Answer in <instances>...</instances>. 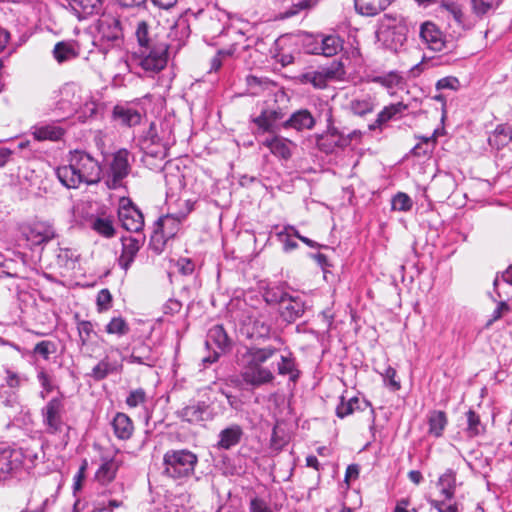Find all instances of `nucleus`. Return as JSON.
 Instances as JSON below:
<instances>
[{
	"mask_svg": "<svg viewBox=\"0 0 512 512\" xmlns=\"http://www.w3.org/2000/svg\"><path fill=\"white\" fill-rule=\"evenodd\" d=\"M130 152L125 149H119L112 155L109 163L105 183L109 189H118L122 186L123 180L131 171L129 162Z\"/></svg>",
	"mask_w": 512,
	"mask_h": 512,
	"instance_id": "nucleus-8",
	"label": "nucleus"
},
{
	"mask_svg": "<svg viewBox=\"0 0 512 512\" xmlns=\"http://www.w3.org/2000/svg\"><path fill=\"white\" fill-rule=\"evenodd\" d=\"M242 330L249 338H265L270 334L271 325L262 315H250L243 322Z\"/></svg>",
	"mask_w": 512,
	"mask_h": 512,
	"instance_id": "nucleus-16",
	"label": "nucleus"
},
{
	"mask_svg": "<svg viewBox=\"0 0 512 512\" xmlns=\"http://www.w3.org/2000/svg\"><path fill=\"white\" fill-rule=\"evenodd\" d=\"M106 332L108 334H116L118 336H123L129 332V326L124 318L114 317L106 325Z\"/></svg>",
	"mask_w": 512,
	"mask_h": 512,
	"instance_id": "nucleus-49",
	"label": "nucleus"
},
{
	"mask_svg": "<svg viewBox=\"0 0 512 512\" xmlns=\"http://www.w3.org/2000/svg\"><path fill=\"white\" fill-rule=\"evenodd\" d=\"M484 430L480 417L473 410H469L467 412V433L469 437H476L482 434Z\"/></svg>",
	"mask_w": 512,
	"mask_h": 512,
	"instance_id": "nucleus-47",
	"label": "nucleus"
},
{
	"mask_svg": "<svg viewBox=\"0 0 512 512\" xmlns=\"http://www.w3.org/2000/svg\"><path fill=\"white\" fill-rule=\"evenodd\" d=\"M146 143L147 142L142 144L141 149L144 152L143 161L145 163L150 164V158L163 160L167 157L170 144H153L151 147H149Z\"/></svg>",
	"mask_w": 512,
	"mask_h": 512,
	"instance_id": "nucleus-38",
	"label": "nucleus"
},
{
	"mask_svg": "<svg viewBox=\"0 0 512 512\" xmlns=\"http://www.w3.org/2000/svg\"><path fill=\"white\" fill-rule=\"evenodd\" d=\"M135 36L139 44V48H145L146 46L154 45V43H164L156 38H152L150 35L148 24L145 21H140L137 24Z\"/></svg>",
	"mask_w": 512,
	"mask_h": 512,
	"instance_id": "nucleus-40",
	"label": "nucleus"
},
{
	"mask_svg": "<svg viewBox=\"0 0 512 512\" xmlns=\"http://www.w3.org/2000/svg\"><path fill=\"white\" fill-rule=\"evenodd\" d=\"M407 109V105L403 102L394 103L384 107L377 115L374 123L369 125L370 130L381 127L386 122L397 118Z\"/></svg>",
	"mask_w": 512,
	"mask_h": 512,
	"instance_id": "nucleus-27",
	"label": "nucleus"
},
{
	"mask_svg": "<svg viewBox=\"0 0 512 512\" xmlns=\"http://www.w3.org/2000/svg\"><path fill=\"white\" fill-rule=\"evenodd\" d=\"M232 341L222 325H215L211 327L207 333L206 346L208 348L214 346L216 349L213 353L203 358L204 364H212L216 362L221 353L228 351L231 348Z\"/></svg>",
	"mask_w": 512,
	"mask_h": 512,
	"instance_id": "nucleus-11",
	"label": "nucleus"
},
{
	"mask_svg": "<svg viewBox=\"0 0 512 512\" xmlns=\"http://www.w3.org/2000/svg\"><path fill=\"white\" fill-rule=\"evenodd\" d=\"M37 379L43 388V391L40 392V396L44 399L48 393H51L54 390L52 379L43 369L38 372Z\"/></svg>",
	"mask_w": 512,
	"mask_h": 512,
	"instance_id": "nucleus-57",
	"label": "nucleus"
},
{
	"mask_svg": "<svg viewBox=\"0 0 512 512\" xmlns=\"http://www.w3.org/2000/svg\"><path fill=\"white\" fill-rule=\"evenodd\" d=\"M402 80V77L397 72H389L386 75L374 77L372 81L384 87L393 88L398 86Z\"/></svg>",
	"mask_w": 512,
	"mask_h": 512,
	"instance_id": "nucleus-52",
	"label": "nucleus"
},
{
	"mask_svg": "<svg viewBox=\"0 0 512 512\" xmlns=\"http://www.w3.org/2000/svg\"><path fill=\"white\" fill-rule=\"evenodd\" d=\"M262 145L267 147L274 156L284 160L292 156V150L295 147L294 142L279 135L266 138Z\"/></svg>",
	"mask_w": 512,
	"mask_h": 512,
	"instance_id": "nucleus-19",
	"label": "nucleus"
},
{
	"mask_svg": "<svg viewBox=\"0 0 512 512\" xmlns=\"http://www.w3.org/2000/svg\"><path fill=\"white\" fill-rule=\"evenodd\" d=\"M112 295L108 289H102L97 295V306L100 311L108 310L111 306Z\"/></svg>",
	"mask_w": 512,
	"mask_h": 512,
	"instance_id": "nucleus-62",
	"label": "nucleus"
},
{
	"mask_svg": "<svg viewBox=\"0 0 512 512\" xmlns=\"http://www.w3.org/2000/svg\"><path fill=\"white\" fill-rule=\"evenodd\" d=\"M283 117L284 114L280 108H266L258 116L253 117L251 121L257 127L256 134L276 133L283 128L281 123Z\"/></svg>",
	"mask_w": 512,
	"mask_h": 512,
	"instance_id": "nucleus-12",
	"label": "nucleus"
},
{
	"mask_svg": "<svg viewBox=\"0 0 512 512\" xmlns=\"http://www.w3.org/2000/svg\"><path fill=\"white\" fill-rule=\"evenodd\" d=\"M101 106V103L91 95L90 92L83 91L75 85H65L61 89V99L57 103V108L64 112H78L81 118H91L95 116Z\"/></svg>",
	"mask_w": 512,
	"mask_h": 512,
	"instance_id": "nucleus-3",
	"label": "nucleus"
},
{
	"mask_svg": "<svg viewBox=\"0 0 512 512\" xmlns=\"http://www.w3.org/2000/svg\"><path fill=\"white\" fill-rule=\"evenodd\" d=\"M500 0H471V7L474 14L482 17L490 10L498 7Z\"/></svg>",
	"mask_w": 512,
	"mask_h": 512,
	"instance_id": "nucleus-48",
	"label": "nucleus"
},
{
	"mask_svg": "<svg viewBox=\"0 0 512 512\" xmlns=\"http://www.w3.org/2000/svg\"><path fill=\"white\" fill-rule=\"evenodd\" d=\"M112 428L115 436L120 440H128L134 432V425L128 415L122 412L116 413L112 420Z\"/></svg>",
	"mask_w": 512,
	"mask_h": 512,
	"instance_id": "nucleus-25",
	"label": "nucleus"
},
{
	"mask_svg": "<svg viewBox=\"0 0 512 512\" xmlns=\"http://www.w3.org/2000/svg\"><path fill=\"white\" fill-rule=\"evenodd\" d=\"M315 124L316 119L308 109H299L282 122V127L303 131L313 129Z\"/></svg>",
	"mask_w": 512,
	"mask_h": 512,
	"instance_id": "nucleus-18",
	"label": "nucleus"
},
{
	"mask_svg": "<svg viewBox=\"0 0 512 512\" xmlns=\"http://www.w3.org/2000/svg\"><path fill=\"white\" fill-rule=\"evenodd\" d=\"M321 71L327 83L332 80H340L345 74L344 66L339 61H333L330 65L322 67Z\"/></svg>",
	"mask_w": 512,
	"mask_h": 512,
	"instance_id": "nucleus-44",
	"label": "nucleus"
},
{
	"mask_svg": "<svg viewBox=\"0 0 512 512\" xmlns=\"http://www.w3.org/2000/svg\"><path fill=\"white\" fill-rule=\"evenodd\" d=\"M393 0H354L356 11L364 16H375L385 10Z\"/></svg>",
	"mask_w": 512,
	"mask_h": 512,
	"instance_id": "nucleus-28",
	"label": "nucleus"
},
{
	"mask_svg": "<svg viewBox=\"0 0 512 512\" xmlns=\"http://www.w3.org/2000/svg\"><path fill=\"white\" fill-rule=\"evenodd\" d=\"M301 82L304 84H311L314 88L323 89L327 86L324 75L320 70L309 71L301 75Z\"/></svg>",
	"mask_w": 512,
	"mask_h": 512,
	"instance_id": "nucleus-46",
	"label": "nucleus"
},
{
	"mask_svg": "<svg viewBox=\"0 0 512 512\" xmlns=\"http://www.w3.org/2000/svg\"><path fill=\"white\" fill-rule=\"evenodd\" d=\"M80 54V46L76 41H59L55 44L52 55L58 64L76 59Z\"/></svg>",
	"mask_w": 512,
	"mask_h": 512,
	"instance_id": "nucleus-20",
	"label": "nucleus"
},
{
	"mask_svg": "<svg viewBox=\"0 0 512 512\" xmlns=\"http://www.w3.org/2000/svg\"><path fill=\"white\" fill-rule=\"evenodd\" d=\"M56 175L65 187L78 188L82 183H98L102 167L89 153L76 150L71 153L68 165L57 168Z\"/></svg>",
	"mask_w": 512,
	"mask_h": 512,
	"instance_id": "nucleus-2",
	"label": "nucleus"
},
{
	"mask_svg": "<svg viewBox=\"0 0 512 512\" xmlns=\"http://www.w3.org/2000/svg\"><path fill=\"white\" fill-rule=\"evenodd\" d=\"M277 372L281 376H288L291 382H297L300 377V371L291 353L280 355V360L277 363Z\"/></svg>",
	"mask_w": 512,
	"mask_h": 512,
	"instance_id": "nucleus-29",
	"label": "nucleus"
},
{
	"mask_svg": "<svg viewBox=\"0 0 512 512\" xmlns=\"http://www.w3.org/2000/svg\"><path fill=\"white\" fill-rule=\"evenodd\" d=\"M102 463L95 473V478L102 484L111 482L119 469L120 461L115 457H102Z\"/></svg>",
	"mask_w": 512,
	"mask_h": 512,
	"instance_id": "nucleus-26",
	"label": "nucleus"
},
{
	"mask_svg": "<svg viewBox=\"0 0 512 512\" xmlns=\"http://www.w3.org/2000/svg\"><path fill=\"white\" fill-rule=\"evenodd\" d=\"M90 227L97 234L105 238H112L116 233L114 221L109 216H96L91 218Z\"/></svg>",
	"mask_w": 512,
	"mask_h": 512,
	"instance_id": "nucleus-31",
	"label": "nucleus"
},
{
	"mask_svg": "<svg viewBox=\"0 0 512 512\" xmlns=\"http://www.w3.org/2000/svg\"><path fill=\"white\" fill-rule=\"evenodd\" d=\"M446 501L447 500L445 498H444V500L431 499L429 501V504L437 512H447L450 509H458V504L457 503L448 504Z\"/></svg>",
	"mask_w": 512,
	"mask_h": 512,
	"instance_id": "nucleus-64",
	"label": "nucleus"
},
{
	"mask_svg": "<svg viewBox=\"0 0 512 512\" xmlns=\"http://www.w3.org/2000/svg\"><path fill=\"white\" fill-rule=\"evenodd\" d=\"M67 6L78 19L98 14L102 9L103 0H65Z\"/></svg>",
	"mask_w": 512,
	"mask_h": 512,
	"instance_id": "nucleus-21",
	"label": "nucleus"
},
{
	"mask_svg": "<svg viewBox=\"0 0 512 512\" xmlns=\"http://www.w3.org/2000/svg\"><path fill=\"white\" fill-rule=\"evenodd\" d=\"M146 401V393L143 389L139 388L130 392L126 399V404L130 408H135Z\"/></svg>",
	"mask_w": 512,
	"mask_h": 512,
	"instance_id": "nucleus-60",
	"label": "nucleus"
},
{
	"mask_svg": "<svg viewBox=\"0 0 512 512\" xmlns=\"http://www.w3.org/2000/svg\"><path fill=\"white\" fill-rule=\"evenodd\" d=\"M305 310L306 305L303 299L298 295H291L290 293L279 307L280 316L287 323H294L297 319L301 318Z\"/></svg>",
	"mask_w": 512,
	"mask_h": 512,
	"instance_id": "nucleus-14",
	"label": "nucleus"
},
{
	"mask_svg": "<svg viewBox=\"0 0 512 512\" xmlns=\"http://www.w3.org/2000/svg\"><path fill=\"white\" fill-rule=\"evenodd\" d=\"M288 294L289 293L286 290H284L282 287L275 286V287H270V288L266 289V291L263 294V297L267 304H270V305L277 304L280 306L282 304V301H284V299H286Z\"/></svg>",
	"mask_w": 512,
	"mask_h": 512,
	"instance_id": "nucleus-42",
	"label": "nucleus"
},
{
	"mask_svg": "<svg viewBox=\"0 0 512 512\" xmlns=\"http://www.w3.org/2000/svg\"><path fill=\"white\" fill-rule=\"evenodd\" d=\"M248 510L249 512H274V508L270 501L259 495L250 496Z\"/></svg>",
	"mask_w": 512,
	"mask_h": 512,
	"instance_id": "nucleus-45",
	"label": "nucleus"
},
{
	"mask_svg": "<svg viewBox=\"0 0 512 512\" xmlns=\"http://www.w3.org/2000/svg\"><path fill=\"white\" fill-rule=\"evenodd\" d=\"M98 31L101 40L112 43L119 41L123 35L120 20L110 14L103 15L99 19Z\"/></svg>",
	"mask_w": 512,
	"mask_h": 512,
	"instance_id": "nucleus-15",
	"label": "nucleus"
},
{
	"mask_svg": "<svg viewBox=\"0 0 512 512\" xmlns=\"http://www.w3.org/2000/svg\"><path fill=\"white\" fill-rule=\"evenodd\" d=\"M217 447L229 450L238 445L243 437V429L238 424L230 425L219 433Z\"/></svg>",
	"mask_w": 512,
	"mask_h": 512,
	"instance_id": "nucleus-24",
	"label": "nucleus"
},
{
	"mask_svg": "<svg viewBox=\"0 0 512 512\" xmlns=\"http://www.w3.org/2000/svg\"><path fill=\"white\" fill-rule=\"evenodd\" d=\"M277 352L278 349L271 345L264 347L245 346L242 350H239L237 364L241 368L242 380L253 387L272 383L275 379L274 373L263 364L273 358Z\"/></svg>",
	"mask_w": 512,
	"mask_h": 512,
	"instance_id": "nucleus-1",
	"label": "nucleus"
},
{
	"mask_svg": "<svg viewBox=\"0 0 512 512\" xmlns=\"http://www.w3.org/2000/svg\"><path fill=\"white\" fill-rule=\"evenodd\" d=\"M342 44L341 38L337 35L323 37L317 53L327 57L334 56L342 49Z\"/></svg>",
	"mask_w": 512,
	"mask_h": 512,
	"instance_id": "nucleus-37",
	"label": "nucleus"
},
{
	"mask_svg": "<svg viewBox=\"0 0 512 512\" xmlns=\"http://www.w3.org/2000/svg\"><path fill=\"white\" fill-rule=\"evenodd\" d=\"M460 86V82L456 77L448 76L441 78L436 83V88L438 90L442 89H450V90H457Z\"/></svg>",
	"mask_w": 512,
	"mask_h": 512,
	"instance_id": "nucleus-63",
	"label": "nucleus"
},
{
	"mask_svg": "<svg viewBox=\"0 0 512 512\" xmlns=\"http://www.w3.org/2000/svg\"><path fill=\"white\" fill-rule=\"evenodd\" d=\"M375 106V98L371 95L354 98L349 103L350 111L357 116H364L373 112Z\"/></svg>",
	"mask_w": 512,
	"mask_h": 512,
	"instance_id": "nucleus-33",
	"label": "nucleus"
},
{
	"mask_svg": "<svg viewBox=\"0 0 512 512\" xmlns=\"http://www.w3.org/2000/svg\"><path fill=\"white\" fill-rule=\"evenodd\" d=\"M147 142L149 147L153 144H171L169 140H165L163 137L159 136L156 125L151 123L148 130L140 137L139 146L142 149V144Z\"/></svg>",
	"mask_w": 512,
	"mask_h": 512,
	"instance_id": "nucleus-41",
	"label": "nucleus"
},
{
	"mask_svg": "<svg viewBox=\"0 0 512 512\" xmlns=\"http://www.w3.org/2000/svg\"><path fill=\"white\" fill-rule=\"evenodd\" d=\"M456 486V473L452 469L446 470L437 481L440 494L444 496L446 500H452L454 498Z\"/></svg>",
	"mask_w": 512,
	"mask_h": 512,
	"instance_id": "nucleus-30",
	"label": "nucleus"
},
{
	"mask_svg": "<svg viewBox=\"0 0 512 512\" xmlns=\"http://www.w3.org/2000/svg\"><path fill=\"white\" fill-rule=\"evenodd\" d=\"M317 3V0H299L296 3H293L292 8L283 12L281 18H289L296 15L299 11L310 9L314 7Z\"/></svg>",
	"mask_w": 512,
	"mask_h": 512,
	"instance_id": "nucleus-56",
	"label": "nucleus"
},
{
	"mask_svg": "<svg viewBox=\"0 0 512 512\" xmlns=\"http://www.w3.org/2000/svg\"><path fill=\"white\" fill-rule=\"evenodd\" d=\"M138 65L150 76L165 68L168 60V45L154 43V45L138 48L136 52Z\"/></svg>",
	"mask_w": 512,
	"mask_h": 512,
	"instance_id": "nucleus-6",
	"label": "nucleus"
},
{
	"mask_svg": "<svg viewBox=\"0 0 512 512\" xmlns=\"http://www.w3.org/2000/svg\"><path fill=\"white\" fill-rule=\"evenodd\" d=\"M442 12H445L448 17H451L455 23L462 28H469L466 16L462 7L455 2H443L440 6Z\"/></svg>",
	"mask_w": 512,
	"mask_h": 512,
	"instance_id": "nucleus-34",
	"label": "nucleus"
},
{
	"mask_svg": "<svg viewBox=\"0 0 512 512\" xmlns=\"http://www.w3.org/2000/svg\"><path fill=\"white\" fill-rule=\"evenodd\" d=\"M42 423L48 434H58L65 427V398L62 394L51 398L41 408Z\"/></svg>",
	"mask_w": 512,
	"mask_h": 512,
	"instance_id": "nucleus-7",
	"label": "nucleus"
},
{
	"mask_svg": "<svg viewBox=\"0 0 512 512\" xmlns=\"http://www.w3.org/2000/svg\"><path fill=\"white\" fill-rule=\"evenodd\" d=\"M22 235L30 246L44 245L57 236L54 226L47 221H34L23 226Z\"/></svg>",
	"mask_w": 512,
	"mask_h": 512,
	"instance_id": "nucleus-10",
	"label": "nucleus"
},
{
	"mask_svg": "<svg viewBox=\"0 0 512 512\" xmlns=\"http://www.w3.org/2000/svg\"><path fill=\"white\" fill-rule=\"evenodd\" d=\"M33 135L35 139L57 141L64 135V130L56 125H42L34 127Z\"/></svg>",
	"mask_w": 512,
	"mask_h": 512,
	"instance_id": "nucleus-36",
	"label": "nucleus"
},
{
	"mask_svg": "<svg viewBox=\"0 0 512 512\" xmlns=\"http://www.w3.org/2000/svg\"><path fill=\"white\" fill-rule=\"evenodd\" d=\"M359 403L357 397L349 399L347 402L344 401V397L341 398V402L336 407V415L339 418H344L352 414L355 410L356 405Z\"/></svg>",
	"mask_w": 512,
	"mask_h": 512,
	"instance_id": "nucleus-51",
	"label": "nucleus"
},
{
	"mask_svg": "<svg viewBox=\"0 0 512 512\" xmlns=\"http://www.w3.org/2000/svg\"><path fill=\"white\" fill-rule=\"evenodd\" d=\"M118 219L127 231L139 234L144 228V216L129 198L120 199Z\"/></svg>",
	"mask_w": 512,
	"mask_h": 512,
	"instance_id": "nucleus-9",
	"label": "nucleus"
},
{
	"mask_svg": "<svg viewBox=\"0 0 512 512\" xmlns=\"http://www.w3.org/2000/svg\"><path fill=\"white\" fill-rule=\"evenodd\" d=\"M113 120L120 125L132 127L141 122L140 112L129 105H116L112 113Z\"/></svg>",
	"mask_w": 512,
	"mask_h": 512,
	"instance_id": "nucleus-23",
	"label": "nucleus"
},
{
	"mask_svg": "<svg viewBox=\"0 0 512 512\" xmlns=\"http://www.w3.org/2000/svg\"><path fill=\"white\" fill-rule=\"evenodd\" d=\"M186 206L187 209L185 212L167 214L160 217L155 222L153 234L151 235V242L154 250L160 252L165 242L177 234L182 221L193 209L192 204L188 201H186Z\"/></svg>",
	"mask_w": 512,
	"mask_h": 512,
	"instance_id": "nucleus-5",
	"label": "nucleus"
},
{
	"mask_svg": "<svg viewBox=\"0 0 512 512\" xmlns=\"http://www.w3.org/2000/svg\"><path fill=\"white\" fill-rule=\"evenodd\" d=\"M121 242L122 252L118 259V264L122 269L128 270L144 244L145 236L138 234L137 236L122 237Z\"/></svg>",
	"mask_w": 512,
	"mask_h": 512,
	"instance_id": "nucleus-13",
	"label": "nucleus"
},
{
	"mask_svg": "<svg viewBox=\"0 0 512 512\" xmlns=\"http://www.w3.org/2000/svg\"><path fill=\"white\" fill-rule=\"evenodd\" d=\"M118 366L116 363L109 361L108 357L102 359L91 372V377L97 381L103 380L109 374L117 372Z\"/></svg>",
	"mask_w": 512,
	"mask_h": 512,
	"instance_id": "nucleus-39",
	"label": "nucleus"
},
{
	"mask_svg": "<svg viewBox=\"0 0 512 512\" xmlns=\"http://www.w3.org/2000/svg\"><path fill=\"white\" fill-rule=\"evenodd\" d=\"M321 71L327 83L332 80H340L345 74L344 66L339 61H333L330 65L322 67Z\"/></svg>",
	"mask_w": 512,
	"mask_h": 512,
	"instance_id": "nucleus-43",
	"label": "nucleus"
},
{
	"mask_svg": "<svg viewBox=\"0 0 512 512\" xmlns=\"http://www.w3.org/2000/svg\"><path fill=\"white\" fill-rule=\"evenodd\" d=\"M28 381L25 375H21L12 370H6L5 382L10 388H19Z\"/></svg>",
	"mask_w": 512,
	"mask_h": 512,
	"instance_id": "nucleus-58",
	"label": "nucleus"
},
{
	"mask_svg": "<svg viewBox=\"0 0 512 512\" xmlns=\"http://www.w3.org/2000/svg\"><path fill=\"white\" fill-rule=\"evenodd\" d=\"M511 140L512 132L510 127L506 125H498L488 138L490 146L496 147L497 149L508 145Z\"/></svg>",
	"mask_w": 512,
	"mask_h": 512,
	"instance_id": "nucleus-35",
	"label": "nucleus"
},
{
	"mask_svg": "<svg viewBox=\"0 0 512 512\" xmlns=\"http://www.w3.org/2000/svg\"><path fill=\"white\" fill-rule=\"evenodd\" d=\"M283 235L290 236V237L295 236L296 238H298L300 241H302L304 244H306L310 248H320L321 247V245L318 244L317 242H315L305 236H302L294 226H290V225L285 226L284 231L279 233L280 237H282Z\"/></svg>",
	"mask_w": 512,
	"mask_h": 512,
	"instance_id": "nucleus-55",
	"label": "nucleus"
},
{
	"mask_svg": "<svg viewBox=\"0 0 512 512\" xmlns=\"http://www.w3.org/2000/svg\"><path fill=\"white\" fill-rule=\"evenodd\" d=\"M198 457L188 449H171L163 455V474L172 479L192 476Z\"/></svg>",
	"mask_w": 512,
	"mask_h": 512,
	"instance_id": "nucleus-4",
	"label": "nucleus"
},
{
	"mask_svg": "<svg viewBox=\"0 0 512 512\" xmlns=\"http://www.w3.org/2000/svg\"><path fill=\"white\" fill-rule=\"evenodd\" d=\"M436 133V131L434 132ZM436 143V137L435 134H433L431 137L423 138V143H418L414 148L412 149V152L416 156H423L430 152H432L434 146Z\"/></svg>",
	"mask_w": 512,
	"mask_h": 512,
	"instance_id": "nucleus-53",
	"label": "nucleus"
},
{
	"mask_svg": "<svg viewBox=\"0 0 512 512\" xmlns=\"http://www.w3.org/2000/svg\"><path fill=\"white\" fill-rule=\"evenodd\" d=\"M55 351V345L51 341H41L34 347V353L42 356L45 360L49 359L51 353Z\"/></svg>",
	"mask_w": 512,
	"mask_h": 512,
	"instance_id": "nucleus-61",
	"label": "nucleus"
},
{
	"mask_svg": "<svg viewBox=\"0 0 512 512\" xmlns=\"http://www.w3.org/2000/svg\"><path fill=\"white\" fill-rule=\"evenodd\" d=\"M147 350L146 347L141 346L138 348H134L132 354L129 357V361L131 363L143 364V365H152L153 359L150 357L149 353L144 355L141 351Z\"/></svg>",
	"mask_w": 512,
	"mask_h": 512,
	"instance_id": "nucleus-59",
	"label": "nucleus"
},
{
	"mask_svg": "<svg viewBox=\"0 0 512 512\" xmlns=\"http://www.w3.org/2000/svg\"><path fill=\"white\" fill-rule=\"evenodd\" d=\"M420 37L427 47L433 51L440 52L445 47L442 32L431 22H425L421 25Z\"/></svg>",
	"mask_w": 512,
	"mask_h": 512,
	"instance_id": "nucleus-17",
	"label": "nucleus"
},
{
	"mask_svg": "<svg viewBox=\"0 0 512 512\" xmlns=\"http://www.w3.org/2000/svg\"><path fill=\"white\" fill-rule=\"evenodd\" d=\"M208 408L205 402H195L182 408L178 415L183 421L197 424L209 418Z\"/></svg>",
	"mask_w": 512,
	"mask_h": 512,
	"instance_id": "nucleus-22",
	"label": "nucleus"
},
{
	"mask_svg": "<svg viewBox=\"0 0 512 512\" xmlns=\"http://www.w3.org/2000/svg\"><path fill=\"white\" fill-rule=\"evenodd\" d=\"M448 424L447 416L445 412L434 410L428 415V433L436 438L443 435V432Z\"/></svg>",
	"mask_w": 512,
	"mask_h": 512,
	"instance_id": "nucleus-32",
	"label": "nucleus"
},
{
	"mask_svg": "<svg viewBox=\"0 0 512 512\" xmlns=\"http://www.w3.org/2000/svg\"><path fill=\"white\" fill-rule=\"evenodd\" d=\"M391 206L395 211L406 212L411 209L412 200L407 194L399 192L392 198Z\"/></svg>",
	"mask_w": 512,
	"mask_h": 512,
	"instance_id": "nucleus-50",
	"label": "nucleus"
},
{
	"mask_svg": "<svg viewBox=\"0 0 512 512\" xmlns=\"http://www.w3.org/2000/svg\"><path fill=\"white\" fill-rule=\"evenodd\" d=\"M77 330L80 338V343L85 346L94 332L93 324L90 321L81 320L77 323Z\"/></svg>",
	"mask_w": 512,
	"mask_h": 512,
	"instance_id": "nucleus-54",
	"label": "nucleus"
}]
</instances>
